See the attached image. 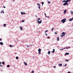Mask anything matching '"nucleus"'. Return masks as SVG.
I'll list each match as a JSON object with an SVG mask.
<instances>
[{
    "mask_svg": "<svg viewBox=\"0 0 73 73\" xmlns=\"http://www.w3.org/2000/svg\"><path fill=\"white\" fill-rule=\"evenodd\" d=\"M65 35H66V33L64 32H63L62 34L60 35L61 37H64V36H65Z\"/></svg>",
    "mask_w": 73,
    "mask_h": 73,
    "instance_id": "f257e3e1",
    "label": "nucleus"
},
{
    "mask_svg": "<svg viewBox=\"0 0 73 73\" xmlns=\"http://www.w3.org/2000/svg\"><path fill=\"white\" fill-rule=\"evenodd\" d=\"M64 3L63 4V5L64 6H65V5H68L69 4H68V3L66 2H64Z\"/></svg>",
    "mask_w": 73,
    "mask_h": 73,
    "instance_id": "f03ea898",
    "label": "nucleus"
},
{
    "mask_svg": "<svg viewBox=\"0 0 73 73\" xmlns=\"http://www.w3.org/2000/svg\"><path fill=\"white\" fill-rule=\"evenodd\" d=\"M66 18H64L61 21L62 22V23H64L65 21H66Z\"/></svg>",
    "mask_w": 73,
    "mask_h": 73,
    "instance_id": "7ed1b4c3",
    "label": "nucleus"
},
{
    "mask_svg": "<svg viewBox=\"0 0 73 73\" xmlns=\"http://www.w3.org/2000/svg\"><path fill=\"white\" fill-rule=\"evenodd\" d=\"M71 0H64L62 1V3H64V2H66V3H68V2H70L71 1Z\"/></svg>",
    "mask_w": 73,
    "mask_h": 73,
    "instance_id": "20e7f679",
    "label": "nucleus"
},
{
    "mask_svg": "<svg viewBox=\"0 0 73 73\" xmlns=\"http://www.w3.org/2000/svg\"><path fill=\"white\" fill-rule=\"evenodd\" d=\"M41 49L40 48H39L38 50L39 54H41Z\"/></svg>",
    "mask_w": 73,
    "mask_h": 73,
    "instance_id": "39448f33",
    "label": "nucleus"
},
{
    "mask_svg": "<svg viewBox=\"0 0 73 73\" xmlns=\"http://www.w3.org/2000/svg\"><path fill=\"white\" fill-rule=\"evenodd\" d=\"M37 5H38V6H39V7H38V8H39V9H40V4H38V3H37Z\"/></svg>",
    "mask_w": 73,
    "mask_h": 73,
    "instance_id": "423d86ee",
    "label": "nucleus"
},
{
    "mask_svg": "<svg viewBox=\"0 0 73 73\" xmlns=\"http://www.w3.org/2000/svg\"><path fill=\"white\" fill-rule=\"evenodd\" d=\"M73 19V17L72 18H71L69 20V21H72V20Z\"/></svg>",
    "mask_w": 73,
    "mask_h": 73,
    "instance_id": "0eeeda50",
    "label": "nucleus"
},
{
    "mask_svg": "<svg viewBox=\"0 0 73 73\" xmlns=\"http://www.w3.org/2000/svg\"><path fill=\"white\" fill-rule=\"evenodd\" d=\"M37 21L38 23L39 24H41V22L40 21H38V20H37Z\"/></svg>",
    "mask_w": 73,
    "mask_h": 73,
    "instance_id": "6e6552de",
    "label": "nucleus"
},
{
    "mask_svg": "<svg viewBox=\"0 0 73 73\" xmlns=\"http://www.w3.org/2000/svg\"><path fill=\"white\" fill-rule=\"evenodd\" d=\"M66 11H67V10H66L64 11V14H65V13H66Z\"/></svg>",
    "mask_w": 73,
    "mask_h": 73,
    "instance_id": "1a4fd4ad",
    "label": "nucleus"
},
{
    "mask_svg": "<svg viewBox=\"0 0 73 73\" xmlns=\"http://www.w3.org/2000/svg\"><path fill=\"white\" fill-rule=\"evenodd\" d=\"M68 54H69V53H68L67 52H66V53L64 55H68Z\"/></svg>",
    "mask_w": 73,
    "mask_h": 73,
    "instance_id": "9d476101",
    "label": "nucleus"
},
{
    "mask_svg": "<svg viewBox=\"0 0 73 73\" xmlns=\"http://www.w3.org/2000/svg\"><path fill=\"white\" fill-rule=\"evenodd\" d=\"M53 51L52 52V53H53L54 52H55V50H54V49H53Z\"/></svg>",
    "mask_w": 73,
    "mask_h": 73,
    "instance_id": "9b49d317",
    "label": "nucleus"
},
{
    "mask_svg": "<svg viewBox=\"0 0 73 73\" xmlns=\"http://www.w3.org/2000/svg\"><path fill=\"white\" fill-rule=\"evenodd\" d=\"M59 37H57V41H59Z\"/></svg>",
    "mask_w": 73,
    "mask_h": 73,
    "instance_id": "f8f14e48",
    "label": "nucleus"
},
{
    "mask_svg": "<svg viewBox=\"0 0 73 73\" xmlns=\"http://www.w3.org/2000/svg\"><path fill=\"white\" fill-rule=\"evenodd\" d=\"M3 44L2 42H0V45H3Z\"/></svg>",
    "mask_w": 73,
    "mask_h": 73,
    "instance_id": "ddd939ff",
    "label": "nucleus"
},
{
    "mask_svg": "<svg viewBox=\"0 0 73 73\" xmlns=\"http://www.w3.org/2000/svg\"><path fill=\"white\" fill-rule=\"evenodd\" d=\"M4 13V11H2L1 12V13Z\"/></svg>",
    "mask_w": 73,
    "mask_h": 73,
    "instance_id": "4468645a",
    "label": "nucleus"
},
{
    "mask_svg": "<svg viewBox=\"0 0 73 73\" xmlns=\"http://www.w3.org/2000/svg\"><path fill=\"white\" fill-rule=\"evenodd\" d=\"M48 54H50V51H49L48 52Z\"/></svg>",
    "mask_w": 73,
    "mask_h": 73,
    "instance_id": "2eb2a0df",
    "label": "nucleus"
},
{
    "mask_svg": "<svg viewBox=\"0 0 73 73\" xmlns=\"http://www.w3.org/2000/svg\"><path fill=\"white\" fill-rule=\"evenodd\" d=\"M24 64H25V65H28V64H27V63L25 62H24Z\"/></svg>",
    "mask_w": 73,
    "mask_h": 73,
    "instance_id": "dca6fc26",
    "label": "nucleus"
},
{
    "mask_svg": "<svg viewBox=\"0 0 73 73\" xmlns=\"http://www.w3.org/2000/svg\"><path fill=\"white\" fill-rule=\"evenodd\" d=\"M58 66H62V64H58Z\"/></svg>",
    "mask_w": 73,
    "mask_h": 73,
    "instance_id": "f3484780",
    "label": "nucleus"
},
{
    "mask_svg": "<svg viewBox=\"0 0 73 73\" xmlns=\"http://www.w3.org/2000/svg\"><path fill=\"white\" fill-rule=\"evenodd\" d=\"M21 14H22V15H24V14H26V13H23L22 12H21Z\"/></svg>",
    "mask_w": 73,
    "mask_h": 73,
    "instance_id": "a211bd4d",
    "label": "nucleus"
},
{
    "mask_svg": "<svg viewBox=\"0 0 73 73\" xmlns=\"http://www.w3.org/2000/svg\"><path fill=\"white\" fill-rule=\"evenodd\" d=\"M16 58L17 60H18L19 59V57L18 56H17L16 57Z\"/></svg>",
    "mask_w": 73,
    "mask_h": 73,
    "instance_id": "6ab92c4d",
    "label": "nucleus"
},
{
    "mask_svg": "<svg viewBox=\"0 0 73 73\" xmlns=\"http://www.w3.org/2000/svg\"><path fill=\"white\" fill-rule=\"evenodd\" d=\"M20 29L21 30H23V27H20Z\"/></svg>",
    "mask_w": 73,
    "mask_h": 73,
    "instance_id": "aec40b11",
    "label": "nucleus"
},
{
    "mask_svg": "<svg viewBox=\"0 0 73 73\" xmlns=\"http://www.w3.org/2000/svg\"><path fill=\"white\" fill-rule=\"evenodd\" d=\"M2 64H3V65H4V64H5V62H2Z\"/></svg>",
    "mask_w": 73,
    "mask_h": 73,
    "instance_id": "412c9836",
    "label": "nucleus"
},
{
    "mask_svg": "<svg viewBox=\"0 0 73 73\" xmlns=\"http://www.w3.org/2000/svg\"><path fill=\"white\" fill-rule=\"evenodd\" d=\"M10 47H13V45H10Z\"/></svg>",
    "mask_w": 73,
    "mask_h": 73,
    "instance_id": "4be33fe9",
    "label": "nucleus"
},
{
    "mask_svg": "<svg viewBox=\"0 0 73 73\" xmlns=\"http://www.w3.org/2000/svg\"><path fill=\"white\" fill-rule=\"evenodd\" d=\"M7 66L8 68H9V66H10L9 65H7Z\"/></svg>",
    "mask_w": 73,
    "mask_h": 73,
    "instance_id": "5701e85b",
    "label": "nucleus"
},
{
    "mask_svg": "<svg viewBox=\"0 0 73 73\" xmlns=\"http://www.w3.org/2000/svg\"><path fill=\"white\" fill-rule=\"evenodd\" d=\"M44 3L43 2H42V5H43V4Z\"/></svg>",
    "mask_w": 73,
    "mask_h": 73,
    "instance_id": "b1692460",
    "label": "nucleus"
},
{
    "mask_svg": "<svg viewBox=\"0 0 73 73\" xmlns=\"http://www.w3.org/2000/svg\"><path fill=\"white\" fill-rule=\"evenodd\" d=\"M4 27H5V26H6V24H4Z\"/></svg>",
    "mask_w": 73,
    "mask_h": 73,
    "instance_id": "393cba45",
    "label": "nucleus"
},
{
    "mask_svg": "<svg viewBox=\"0 0 73 73\" xmlns=\"http://www.w3.org/2000/svg\"><path fill=\"white\" fill-rule=\"evenodd\" d=\"M48 4H50V2H49L48 1Z\"/></svg>",
    "mask_w": 73,
    "mask_h": 73,
    "instance_id": "a878e982",
    "label": "nucleus"
},
{
    "mask_svg": "<svg viewBox=\"0 0 73 73\" xmlns=\"http://www.w3.org/2000/svg\"><path fill=\"white\" fill-rule=\"evenodd\" d=\"M67 66V64H66L64 65H63L64 66Z\"/></svg>",
    "mask_w": 73,
    "mask_h": 73,
    "instance_id": "bb28decb",
    "label": "nucleus"
},
{
    "mask_svg": "<svg viewBox=\"0 0 73 73\" xmlns=\"http://www.w3.org/2000/svg\"><path fill=\"white\" fill-rule=\"evenodd\" d=\"M45 35L46 36H48V35H47V34H46V33H45Z\"/></svg>",
    "mask_w": 73,
    "mask_h": 73,
    "instance_id": "cd10ccee",
    "label": "nucleus"
},
{
    "mask_svg": "<svg viewBox=\"0 0 73 73\" xmlns=\"http://www.w3.org/2000/svg\"><path fill=\"white\" fill-rule=\"evenodd\" d=\"M65 60L66 61H67V62H68V61H69V60L66 59Z\"/></svg>",
    "mask_w": 73,
    "mask_h": 73,
    "instance_id": "c85d7f7f",
    "label": "nucleus"
},
{
    "mask_svg": "<svg viewBox=\"0 0 73 73\" xmlns=\"http://www.w3.org/2000/svg\"><path fill=\"white\" fill-rule=\"evenodd\" d=\"M53 29H54V28H52V31H53Z\"/></svg>",
    "mask_w": 73,
    "mask_h": 73,
    "instance_id": "c756f323",
    "label": "nucleus"
},
{
    "mask_svg": "<svg viewBox=\"0 0 73 73\" xmlns=\"http://www.w3.org/2000/svg\"><path fill=\"white\" fill-rule=\"evenodd\" d=\"M71 14H73V11H72L71 12Z\"/></svg>",
    "mask_w": 73,
    "mask_h": 73,
    "instance_id": "7c9ffc66",
    "label": "nucleus"
},
{
    "mask_svg": "<svg viewBox=\"0 0 73 73\" xmlns=\"http://www.w3.org/2000/svg\"><path fill=\"white\" fill-rule=\"evenodd\" d=\"M32 73H34V71H32L31 72Z\"/></svg>",
    "mask_w": 73,
    "mask_h": 73,
    "instance_id": "2f4dec72",
    "label": "nucleus"
},
{
    "mask_svg": "<svg viewBox=\"0 0 73 73\" xmlns=\"http://www.w3.org/2000/svg\"><path fill=\"white\" fill-rule=\"evenodd\" d=\"M40 20V18H38V20Z\"/></svg>",
    "mask_w": 73,
    "mask_h": 73,
    "instance_id": "473e14b6",
    "label": "nucleus"
},
{
    "mask_svg": "<svg viewBox=\"0 0 73 73\" xmlns=\"http://www.w3.org/2000/svg\"><path fill=\"white\" fill-rule=\"evenodd\" d=\"M63 49H64L63 48H62L61 49H60V50H63Z\"/></svg>",
    "mask_w": 73,
    "mask_h": 73,
    "instance_id": "72a5a7b5",
    "label": "nucleus"
},
{
    "mask_svg": "<svg viewBox=\"0 0 73 73\" xmlns=\"http://www.w3.org/2000/svg\"><path fill=\"white\" fill-rule=\"evenodd\" d=\"M46 17H48V18H49V17H46V16H45Z\"/></svg>",
    "mask_w": 73,
    "mask_h": 73,
    "instance_id": "f704fd0d",
    "label": "nucleus"
},
{
    "mask_svg": "<svg viewBox=\"0 0 73 73\" xmlns=\"http://www.w3.org/2000/svg\"><path fill=\"white\" fill-rule=\"evenodd\" d=\"M27 48H28V47H29V45H27Z\"/></svg>",
    "mask_w": 73,
    "mask_h": 73,
    "instance_id": "c9c22d12",
    "label": "nucleus"
},
{
    "mask_svg": "<svg viewBox=\"0 0 73 73\" xmlns=\"http://www.w3.org/2000/svg\"><path fill=\"white\" fill-rule=\"evenodd\" d=\"M48 30H46L45 31V32H48Z\"/></svg>",
    "mask_w": 73,
    "mask_h": 73,
    "instance_id": "e433bc0d",
    "label": "nucleus"
},
{
    "mask_svg": "<svg viewBox=\"0 0 73 73\" xmlns=\"http://www.w3.org/2000/svg\"><path fill=\"white\" fill-rule=\"evenodd\" d=\"M47 38H48V39L49 38V36H48L47 37Z\"/></svg>",
    "mask_w": 73,
    "mask_h": 73,
    "instance_id": "4c0bfd02",
    "label": "nucleus"
},
{
    "mask_svg": "<svg viewBox=\"0 0 73 73\" xmlns=\"http://www.w3.org/2000/svg\"><path fill=\"white\" fill-rule=\"evenodd\" d=\"M66 49H68V47H66Z\"/></svg>",
    "mask_w": 73,
    "mask_h": 73,
    "instance_id": "58836bf2",
    "label": "nucleus"
},
{
    "mask_svg": "<svg viewBox=\"0 0 73 73\" xmlns=\"http://www.w3.org/2000/svg\"><path fill=\"white\" fill-rule=\"evenodd\" d=\"M22 21V22H24V21L23 20Z\"/></svg>",
    "mask_w": 73,
    "mask_h": 73,
    "instance_id": "ea45409f",
    "label": "nucleus"
},
{
    "mask_svg": "<svg viewBox=\"0 0 73 73\" xmlns=\"http://www.w3.org/2000/svg\"><path fill=\"white\" fill-rule=\"evenodd\" d=\"M55 35H57V33L55 32Z\"/></svg>",
    "mask_w": 73,
    "mask_h": 73,
    "instance_id": "a19ab883",
    "label": "nucleus"
},
{
    "mask_svg": "<svg viewBox=\"0 0 73 73\" xmlns=\"http://www.w3.org/2000/svg\"><path fill=\"white\" fill-rule=\"evenodd\" d=\"M0 41H2L1 39H0Z\"/></svg>",
    "mask_w": 73,
    "mask_h": 73,
    "instance_id": "79ce46f5",
    "label": "nucleus"
},
{
    "mask_svg": "<svg viewBox=\"0 0 73 73\" xmlns=\"http://www.w3.org/2000/svg\"><path fill=\"white\" fill-rule=\"evenodd\" d=\"M56 67V66H54V68H55Z\"/></svg>",
    "mask_w": 73,
    "mask_h": 73,
    "instance_id": "37998d69",
    "label": "nucleus"
},
{
    "mask_svg": "<svg viewBox=\"0 0 73 73\" xmlns=\"http://www.w3.org/2000/svg\"><path fill=\"white\" fill-rule=\"evenodd\" d=\"M44 15H45V16H46V14L45 13H44Z\"/></svg>",
    "mask_w": 73,
    "mask_h": 73,
    "instance_id": "c03bdc74",
    "label": "nucleus"
},
{
    "mask_svg": "<svg viewBox=\"0 0 73 73\" xmlns=\"http://www.w3.org/2000/svg\"><path fill=\"white\" fill-rule=\"evenodd\" d=\"M68 73H70V72H68Z\"/></svg>",
    "mask_w": 73,
    "mask_h": 73,
    "instance_id": "a18cd8bd",
    "label": "nucleus"
},
{
    "mask_svg": "<svg viewBox=\"0 0 73 73\" xmlns=\"http://www.w3.org/2000/svg\"><path fill=\"white\" fill-rule=\"evenodd\" d=\"M3 8H5V7H3Z\"/></svg>",
    "mask_w": 73,
    "mask_h": 73,
    "instance_id": "49530a36",
    "label": "nucleus"
},
{
    "mask_svg": "<svg viewBox=\"0 0 73 73\" xmlns=\"http://www.w3.org/2000/svg\"><path fill=\"white\" fill-rule=\"evenodd\" d=\"M33 58H35V57H34V56H33Z\"/></svg>",
    "mask_w": 73,
    "mask_h": 73,
    "instance_id": "de8ad7c7",
    "label": "nucleus"
},
{
    "mask_svg": "<svg viewBox=\"0 0 73 73\" xmlns=\"http://www.w3.org/2000/svg\"><path fill=\"white\" fill-rule=\"evenodd\" d=\"M41 22V21H42V20H41L40 21Z\"/></svg>",
    "mask_w": 73,
    "mask_h": 73,
    "instance_id": "09e8293b",
    "label": "nucleus"
},
{
    "mask_svg": "<svg viewBox=\"0 0 73 73\" xmlns=\"http://www.w3.org/2000/svg\"><path fill=\"white\" fill-rule=\"evenodd\" d=\"M68 48H70V47H68Z\"/></svg>",
    "mask_w": 73,
    "mask_h": 73,
    "instance_id": "8fccbe9b",
    "label": "nucleus"
},
{
    "mask_svg": "<svg viewBox=\"0 0 73 73\" xmlns=\"http://www.w3.org/2000/svg\"><path fill=\"white\" fill-rule=\"evenodd\" d=\"M0 64H1V62H0Z\"/></svg>",
    "mask_w": 73,
    "mask_h": 73,
    "instance_id": "3c124183",
    "label": "nucleus"
},
{
    "mask_svg": "<svg viewBox=\"0 0 73 73\" xmlns=\"http://www.w3.org/2000/svg\"><path fill=\"white\" fill-rule=\"evenodd\" d=\"M63 49H65V48H64Z\"/></svg>",
    "mask_w": 73,
    "mask_h": 73,
    "instance_id": "603ef678",
    "label": "nucleus"
},
{
    "mask_svg": "<svg viewBox=\"0 0 73 73\" xmlns=\"http://www.w3.org/2000/svg\"><path fill=\"white\" fill-rule=\"evenodd\" d=\"M1 64H0V67L1 66Z\"/></svg>",
    "mask_w": 73,
    "mask_h": 73,
    "instance_id": "864d4df0",
    "label": "nucleus"
},
{
    "mask_svg": "<svg viewBox=\"0 0 73 73\" xmlns=\"http://www.w3.org/2000/svg\"><path fill=\"white\" fill-rule=\"evenodd\" d=\"M1 66L2 67H3V66H2V65H1Z\"/></svg>",
    "mask_w": 73,
    "mask_h": 73,
    "instance_id": "5fc2aeb1",
    "label": "nucleus"
}]
</instances>
